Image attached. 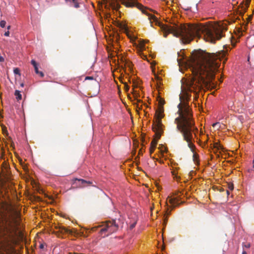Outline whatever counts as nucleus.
<instances>
[{
    "label": "nucleus",
    "mask_w": 254,
    "mask_h": 254,
    "mask_svg": "<svg viewBox=\"0 0 254 254\" xmlns=\"http://www.w3.org/2000/svg\"><path fill=\"white\" fill-rule=\"evenodd\" d=\"M227 54V52L225 50L216 53L197 51L194 52L192 57L185 62L186 65L190 68L193 77L187 80L183 86L182 94L180 95V103L178 105L179 116L175 119V123L177 125V130L182 134L183 139L188 143V147L192 152L195 148L193 142L198 129L195 126L191 109L188 104L191 96L190 92H194V98L196 99L203 86L215 88L216 85L212 80L218 70L221 61L224 60L223 63L226 61Z\"/></svg>",
    "instance_id": "obj_1"
},
{
    "label": "nucleus",
    "mask_w": 254,
    "mask_h": 254,
    "mask_svg": "<svg viewBox=\"0 0 254 254\" xmlns=\"http://www.w3.org/2000/svg\"><path fill=\"white\" fill-rule=\"evenodd\" d=\"M122 3L127 7L136 6L143 13L148 16L151 25L153 21L156 25L160 27L164 33V37H167V35L172 33L174 36L181 37L184 43H190L194 37H202L206 41L214 43L216 40H220L223 37V23L213 24L206 23L205 24H177L164 25L157 19L154 15L150 14L143 8V6L137 3L135 0H121Z\"/></svg>",
    "instance_id": "obj_2"
},
{
    "label": "nucleus",
    "mask_w": 254,
    "mask_h": 254,
    "mask_svg": "<svg viewBox=\"0 0 254 254\" xmlns=\"http://www.w3.org/2000/svg\"><path fill=\"white\" fill-rule=\"evenodd\" d=\"M5 210L0 220V254H16L13 245L21 234L20 213L11 205Z\"/></svg>",
    "instance_id": "obj_3"
},
{
    "label": "nucleus",
    "mask_w": 254,
    "mask_h": 254,
    "mask_svg": "<svg viewBox=\"0 0 254 254\" xmlns=\"http://www.w3.org/2000/svg\"><path fill=\"white\" fill-rule=\"evenodd\" d=\"M164 103V101H160V107L159 111H157V117L155 123L153 125L152 129L155 132L156 139H154L151 142V146H153L154 145V147L156 148L157 144V140L160 138L161 133L163 132L162 127L163 125L161 122V119L163 117L162 113L163 112V109L162 106Z\"/></svg>",
    "instance_id": "obj_4"
},
{
    "label": "nucleus",
    "mask_w": 254,
    "mask_h": 254,
    "mask_svg": "<svg viewBox=\"0 0 254 254\" xmlns=\"http://www.w3.org/2000/svg\"><path fill=\"white\" fill-rule=\"evenodd\" d=\"M103 226L104 227L100 230V233L101 235L104 232L107 233V234L105 235L104 236H108L116 232L119 228V226L116 224L115 220L108 221Z\"/></svg>",
    "instance_id": "obj_5"
},
{
    "label": "nucleus",
    "mask_w": 254,
    "mask_h": 254,
    "mask_svg": "<svg viewBox=\"0 0 254 254\" xmlns=\"http://www.w3.org/2000/svg\"><path fill=\"white\" fill-rule=\"evenodd\" d=\"M251 1V0H246L245 1L243 0L240 3V7H241V10L240 11V13L241 15L244 14L249 7Z\"/></svg>",
    "instance_id": "obj_6"
},
{
    "label": "nucleus",
    "mask_w": 254,
    "mask_h": 254,
    "mask_svg": "<svg viewBox=\"0 0 254 254\" xmlns=\"http://www.w3.org/2000/svg\"><path fill=\"white\" fill-rule=\"evenodd\" d=\"M181 192H179V191H178L177 192H176L175 193V195H177V197H173V198H168V199H169V202L173 205H174V206H177L179 204V200H180V199H181V196L180 195H178L179 193Z\"/></svg>",
    "instance_id": "obj_7"
},
{
    "label": "nucleus",
    "mask_w": 254,
    "mask_h": 254,
    "mask_svg": "<svg viewBox=\"0 0 254 254\" xmlns=\"http://www.w3.org/2000/svg\"><path fill=\"white\" fill-rule=\"evenodd\" d=\"M73 181L74 182L73 183V184L74 183H75V182L76 181H78V182H81V185H78V187H86L87 186H89V185H91L92 184V182H91V181H86V180H84L83 179H77V178H75L73 180Z\"/></svg>",
    "instance_id": "obj_8"
},
{
    "label": "nucleus",
    "mask_w": 254,
    "mask_h": 254,
    "mask_svg": "<svg viewBox=\"0 0 254 254\" xmlns=\"http://www.w3.org/2000/svg\"><path fill=\"white\" fill-rule=\"evenodd\" d=\"M58 232L62 234H72V231L67 228L64 227L63 226H60L59 227V231Z\"/></svg>",
    "instance_id": "obj_9"
},
{
    "label": "nucleus",
    "mask_w": 254,
    "mask_h": 254,
    "mask_svg": "<svg viewBox=\"0 0 254 254\" xmlns=\"http://www.w3.org/2000/svg\"><path fill=\"white\" fill-rule=\"evenodd\" d=\"M67 3H69L70 5H73L75 7L78 8L79 7V3L77 2V0H65Z\"/></svg>",
    "instance_id": "obj_10"
},
{
    "label": "nucleus",
    "mask_w": 254,
    "mask_h": 254,
    "mask_svg": "<svg viewBox=\"0 0 254 254\" xmlns=\"http://www.w3.org/2000/svg\"><path fill=\"white\" fill-rule=\"evenodd\" d=\"M109 6L111 7L113 9L118 10L120 6L118 4L116 3L115 2H110Z\"/></svg>",
    "instance_id": "obj_11"
},
{
    "label": "nucleus",
    "mask_w": 254,
    "mask_h": 254,
    "mask_svg": "<svg viewBox=\"0 0 254 254\" xmlns=\"http://www.w3.org/2000/svg\"><path fill=\"white\" fill-rule=\"evenodd\" d=\"M14 95L16 96V98L17 100H21L22 99V95L20 94V92L19 90H15Z\"/></svg>",
    "instance_id": "obj_12"
},
{
    "label": "nucleus",
    "mask_w": 254,
    "mask_h": 254,
    "mask_svg": "<svg viewBox=\"0 0 254 254\" xmlns=\"http://www.w3.org/2000/svg\"><path fill=\"white\" fill-rule=\"evenodd\" d=\"M214 148H215L216 150H218L222 149V146L218 142H215L213 144Z\"/></svg>",
    "instance_id": "obj_13"
},
{
    "label": "nucleus",
    "mask_w": 254,
    "mask_h": 254,
    "mask_svg": "<svg viewBox=\"0 0 254 254\" xmlns=\"http://www.w3.org/2000/svg\"><path fill=\"white\" fill-rule=\"evenodd\" d=\"M251 247V244L250 243H243V248L249 249Z\"/></svg>",
    "instance_id": "obj_14"
},
{
    "label": "nucleus",
    "mask_w": 254,
    "mask_h": 254,
    "mask_svg": "<svg viewBox=\"0 0 254 254\" xmlns=\"http://www.w3.org/2000/svg\"><path fill=\"white\" fill-rule=\"evenodd\" d=\"M198 156L196 153H193V160L194 162H198Z\"/></svg>",
    "instance_id": "obj_15"
},
{
    "label": "nucleus",
    "mask_w": 254,
    "mask_h": 254,
    "mask_svg": "<svg viewBox=\"0 0 254 254\" xmlns=\"http://www.w3.org/2000/svg\"><path fill=\"white\" fill-rule=\"evenodd\" d=\"M6 21L4 20H1L0 21V26L1 27V28H4L5 27V25H6Z\"/></svg>",
    "instance_id": "obj_16"
},
{
    "label": "nucleus",
    "mask_w": 254,
    "mask_h": 254,
    "mask_svg": "<svg viewBox=\"0 0 254 254\" xmlns=\"http://www.w3.org/2000/svg\"><path fill=\"white\" fill-rule=\"evenodd\" d=\"M13 72L15 74H18L19 75H20V70L18 68H15L13 70Z\"/></svg>",
    "instance_id": "obj_17"
},
{
    "label": "nucleus",
    "mask_w": 254,
    "mask_h": 254,
    "mask_svg": "<svg viewBox=\"0 0 254 254\" xmlns=\"http://www.w3.org/2000/svg\"><path fill=\"white\" fill-rule=\"evenodd\" d=\"M31 64L33 65L34 67H36V66H38V65H37V64L36 62V61H35V60H32L31 61Z\"/></svg>",
    "instance_id": "obj_18"
},
{
    "label": "nucleus",
    "mask_w": 254,
    "mask_h": 254,
    "mask_svg": "<svg viewBox=\"0 0 254 254\" xmlns=\"http://www.w3.org/2000/svg\"><path fill=\"white\" fill-rule=\"evenodd\" d=\"M155 148L154 147V145L153 146H150V154H152L154 152V151L155 150Z\"/></svg>",
    "instance_id": "obj_19"
},
{
    "label": "nucleus",
    "mask_w": 254,
    "mask_h": 254,
    "mask_svg": "<svg viewBox=\"0 0 254 254\" xmlns=\"http://www.w3.org/2000/svg\"><path fill=\"white\" fill-rule=\"evenodd\" d=\"M100 227V226H95V227H92L91 228V230L90 231H96L99 227Z\"/></svg>",
    "instance_id": "obj_20"
},
{
    "label": "nucleus",
    "mask_w": 254,
    "mask_h": 254,
    "mask_svg": "<svg viewBox=\"0 0 254 254\" xmlns=\"http://www.w3.org/2000/svg\"><path fill=\"white\" fill-rule=\"evenodd\" d=\"M213 127H219V123H215L213 124Z\"/></svg>",
    "instance_id": "obj_21"
},
{
    "label": "nucleus",
    "mask_w": 254,
    "mask_h": 254,
    "mask_svg": "<svg viewBox=\"0 0 254 254\" xmlns=\"http://www.w3.org/2000/svg\"><path fill=\"white\" fill-rule=\"evenodd\" d=\"M124 88L126 91H127L129 90V86L127 84V83L125 84Z\"/></svg>",
    "instance_id": "obj_22"
},
{
    "label": "nucleus",
    "mask_w": 254,
    "mask_h": 254,
    "mask_svg": "<svg viewBox=\"0 0 254 254\" xmlns=\"http://www.w3.org/2000/svg\"><path fill=\"white\" fill-rule=\"evenodd\" d=\"M4 35L6 37L9 36V31L7 30V31L5 32V33H4Z\"/></svg>",
    "instance_id": "obj_23"
},
{
    "label": "nucleus",
    "mask_w": 254,
    "mask_h": 254,
    "mask_svg": "<svg viewBox=\"0 0 254 254\" xmlns=\"http://www.w3.org/2000/svg\"><path fill=\"white\" fill-rule=\"evenodd\" d=\"M35 71L37 74H39V71L38 70V66L34 67Z\"/></svg>",
    "instance_id": "obj_24"
},
{
    "label": "nucleus",
    "mask_w": 254,
    "mask_h": 254,
    "mask_svg": "<svg viewBox=\"0 0 254 254\" xmlns=\"http://www.w3.org/2000/svg\"><path fill=\"white\" fill-rule=\"evenodd\" d=\"M172 175L174 176V177H176V178H177V174L174 171H172Z\"/></svg>",
    "instance_id": "obj_25"
},
{
    "label": "nucleus",
    "mask_w": 254,
    "mask_h": 254,
    "mask_svg": "<svg viewBox=\"0 0 254 254\" xmlns=\"http://www.w3.org/2000/svg\"><path fill=\"white\" fill-rule=\"evenodd\" d=\"M87 79H91V80H93V77H92V76H86L85 77V80H87Z\"/></svg>",
    "instance_id": "obj_26"
},
{
    "label": "nucleus",
    "mask_w": 254,
    "mask_h": 254,
    "mask_svg": "<svg viewBox=\"0 0 254 254\" xmlns=\"http://www.w3.org/2000/svg\"><path fill=\"white\" fill-rule=\"evenodd\" d=\"M229 189H230V190H233V188H234V187H233V185L232 184H231V185H229Z\"/></svg>",
    "instance_id": "obj_27"
},
{
    "label": "nucleus",
    "mask_w": 254,
    "mask_h": 254,
    "mask_svg": "<svg viewBox=\"0 0 254 254\" xmlns=\"http://www.w3.org/2000/svg\"><path fill=\"white\" fill-rule=\"evenodd\" d=\"M4 61V59L2 56H0V62H3Z\"/></svg>",
    "instance_id": "obj_28"
},
{
    "label": "nucleus",
    "mask_w": 254,
    "mask_h": 254,
    "mask_svg": "<svg viewBox=\"0 0 254 254\" xmlns=\"http://www.w3.org/2000/svg\"><path fill=\"white\" fill-rule=\"evenodd\" d=\"M135 224H136V223H133V224H131V225H130V229H132V228H133L135 227Z\"/></svg>",
    "instance_id": "obj_29"
},
{
    "label": "nucleus",
    "mask_w": 254,
    "mask_h": 254,
    "mask_svg": "<svg viewBox=\"0 0 254 254\" xmlns=\"http://www.w3.org/2000/svg\"><path fill=\"white\" fill-rule=\"evenodd\" d=\"M39 74H40V75L41 77H43V76H44V74L43 72H42V71H39Z\"/></svg>",
    "instance_id": "obj_30"
},
{
    "label": "nucleus",
    "mask_w": 254,
    "mask_h": 254,
    "mask_svg": "<svg viewBox=\"0 0 254 254\" xmlns=\"http://www.w3.org/2000/svg\"><path fill=\"white\" fill-rule=\"evenodd\" d=\"M44 244H41V245H40V246H39V248H40V249H43V248H44Z\"/></svg>",
    "instance_id": "obj_31"
},
{
    "label": "nucleus",
    "mask_w": 254,
    "mask_h": 254,
    "mask_svg": "<svg viewBox=\"0 0 254 254\" xmlns=\"http://www.w3.org/2000/svg\"><path fill=\"white\" fill-rule=\"evenodd\" d=\"M252 17H253V16H252V15H250V16L249 17V18H248L249 20V21L251 20H252Z\"/></svg>",
    "instance_id": "obj_32"
},
{
    "label": "nucleus",
    "mask_w": 254,
    "mask_h": 254,
    "mask_svg": "<svg viewBox=\"0 0 254 254\" xmlns=\"http://www.w3.org/2000/svg\"><path fill=\"white\" fill-rule=\"evenodd\" d=\"M11 28V26L10 25H8L7 27V30L9 31V30Z\"/></svg>",
    "instance_id": "obj_33"
},
{
    "label": "nucleus",
    "mask_w": 254,
    "mask_h": 254,
    "mask_svg": "<svg viewBox=\"0 0 254 254\" xmlns=\"http://www.w3.org/2000/svg\"><path fill=\"white\" fill-rule=\"evenodd\" d=\"M24 83H21L20 84V86H21V87H24Z\"/></svg>",
    "instance_id": "obj_34"
},
{
    "label": "nucleus",
    "mask_w": 254,
    "mask_h": 254,
    "mask_svg": "<svg viewBox=\"0 0 254 254\" xmlns=\"http://www.w3.org/2000/svg\"><path fill=\"white\" fill-rule=\"evenodd\" d=\"M247 254L246 252L245 251H243L242 254Z\"/></svg>",
    "instance_id": "obj_35"
},
{
    "label": "nucleus",
    "mask_w": 254,
    "mask_h": 254,
    "mask_svg": "<svg viewBox=\"0 0 254 254\" xmlns=\"http://www.w3.org/2000/svg\"><path fill=\"white\" fill-rule=\"evenodd\" d=\"M181 60H178V63L179 64H181V61H180Z\"/></svg>",
    "instance_id": "obj_36"
},
{
    "label": "nucleus",
    "mask_w": 254,
    "mask_h": 254,
    "mask_svg": "<svg viewBox=\"0 0 254 254\" xmlns=\"http://www.w3.org/2000/svg\"><path fill=\"white\" fill-rule=\"evenodd\" d=\"M219 81H220V82H222V79H219Z\"/></svg>",
    "instance_id": "obj_37"
},
{
    "label": "nucleus",
    "mask_w": 254,
    "mask_h": 254,
    "mask_svg": "<svg viewBox=\"0 0 254 254\" xmlns=\"http://www.w3.org/2000/svg\"><path fill=\"white\" fill-rule=\"evenodd\" d=\"M137 107L139 109H140V108H139L138 105H137Z\"/></svg>",
    "instance_id": "obj_38"
},
{
    "label": "nucleus",
    "mask_w": 254,
    "mask_h": 254,
    "mask_svg": "<svg viewBox=\"0 0 254 254\" xmlns=\"http://www.w3.org/2000/svg\"><path fill=\"white\" fill-rule=\"evenodd\" d=\"M253 167H254V165H253Z\"/></svg>",
    "instance_id": "obj_39"
}]
</instances>
